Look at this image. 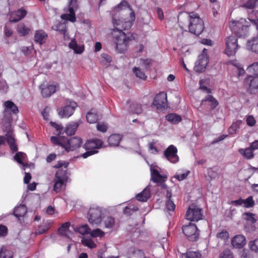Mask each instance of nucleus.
I'll return each mask as SVG.
<instances>
[{
    "label": "nucleus",
    "mask_w": 258,
    "mask_h": 258,
    "mask_svg": "<svg viewBox=\"0 0 258 258\" xmlns=\"http://www.w3.org/2000/svg\"><path fill=\"white\" fill-rule=\"evenodd\" d=\"M189 171H186L182 172L180 170H178L176 174L174 176V177L176 178L178 180L181 181L186 178Z\"/></svg>",
    "instance_id": "51"
},
{
    "label": "nucleus",
    "mask_w": 258,
    "mask_h": 258,
    "mask_svg": "<svg viewBox=\"0 0 258 258\" xmlns=\"http://www.w3.org/2000/svg\"><path fill=\"white\" fill-rule=\"evenodd\" d=\"M240 154L246 159H251L254 157L253 151L249 147L245 149H239L238 150Z\"/></svg>",
    "instance_id": "32"
},
{
    "label": "nucleus",
    "mask_w": 258,
    "mask_h": 258,
    "mask_svg": "<svg viewBox=\"0 0 258 258\" xmlns=\"http://www.w3.org/2000/svg\"><path fill=\"white\" fill-rule=\"evenodd\" d=\"M137 199L141 202H146L150 197V189L147 186L142 192L138 194L137 196Z\"/></svg>",
    "instance_id": "27"
},
{
    "label": "nucleus",
    "mask_w": 258,
    "mask_h": 258,
    "mask_svg": "<svg viewBox=\"0 0 258 258\" xmlns=\"http://www.w3.org/2000/svg\"><path fill=\"white\" fill-rule=\"evenodd\" d=\"M8 233L7 227L3 225H0V237H4Z\"/></svg>",
    "instance_id": "61"
},
{
    "label": "nucleus",
    "mask_w": 258,
    "mask_h": 258,
    "mask_svg": "<svg viewBox=\"0 0 258 258\" xmlns=\"http://www.w3.org/2000/svg\"><path fill=\"white\" fill-rule=\"evenodd\" d=\"M242 121L240 120H237L234 122L229 128V133L230 134H234L236 133L242 124Z\"/></svg>",
    "instance_id": "41"
},
{
    "label": "nucleus",
    "mask_w": 258,
    "mask_h": 258,
    "mask_svg": "<svg viewBox=\"0 0 258 258\" xmlns=\"http://www.w3.org/2000/svg\"><path fill=\"white\" fill-rule=\"evenodd\" d=\"M207 174L208 177H209L211 179H215L218 176V173L216 171L213 170L212 168L208 169Z\"/></svg>",
    "instance_id": "59"
},
{
    "label": "nucleus",
    "mask_w": 258,
    "mask_h": 258,
    "mask_svg": "<svg viewBox=\"0 0 258 258\" xmlns=\"http://www.w3.org/2000/svg\"><path fill=\"white\" fill-rule=\"evenodd\" d=\"M124 10L129 15L123 17L124 11L112 15V24L114 28L112 31L113 42L115 45V50L119 53H124L127 49L128 43L131 40L123 30L130 29L135 19V15L130 8L127 2L123 1L115 7L113 12Z\"/></svg>",
    "instance_id": "1"
},
{
    "label": "nucleus",
    "mask_w": 258,
    "mask_h": 258,
    "mask_svg": "<svg viewBox=\"0 0 258 258\" xmlns=\"http://www.w3.org/2000/svg\"><path fill=\"white\" fill-rule=\"evenodd\" d=\"M152 180L154 182H162L167 177L164 174H161L156 169H151Z\"/></svg>",
    "instance_id": "23"
},
{
    "label": "nucleus",
    "mask_w": 258,
    "mask_h": 258,
    "mask_svg": "<svg viewBox=\"0 0 258 258\" xmlns=\"http://www.w3.org/2000/svg\"><path fill=\"white\" fill-rule=\"evenodd\" d=\"M219 258H234L233 253L230 250L226 249L220 254Z\"/></svg>",
    "instance_id": "53"
},
{
    "label": "nucleus",
    "mask_w": 258,
    "mask_h": 258,
    "mask_svg": "<svg viewBox=\"0 0 258 258\" xmlns=\"http://www.w3.org/2000/svg\"><path fill=\"white\" fill-rule=\"evenodd\" d=\"M96 127L98 131L105 133L106 132L108 127L106 123L101 122L97 124Z\"/></svg>",
    "instance_id": "56"
},
{
    "label": "nucleus",
    "mask_w": 258,
    "mask_h": 258,
    "mask_svg": "<svg viewBox=\"0 0 258 258\" xmlns=\"http://www.w3.org/2000/svg\"><path fill=\"white\" fill-rule=\"evenodd\" d=\"M68 47L74 51L76 54H82L85 49L84 45L83 44L78 43L75 38H71L70 42L68 43Z\"/></svg>",
    "instance_id": "19"
},
{
    "label": "nucleus",
    "mask_w": 258,
    "mask_h": 258,
    "mask_svg": "<svg viewBox=\"0 0 258 258\" xmlns=\"http://www.w3.org/2000/svg\"><path fill=\"white\" fill-rule=\"evenodd\" d=\"M52 28L53 30L58 31L64 36V21L60 22V21H56L52 26Z\"/></svg>",
    "instance_id": "35"
},
{
    "label": "nucleus",
    "mask_w": 258,
    "mask_h": 258,
    "mask_svg": "<svg viewBox=\"0 0 258 258\" xmlns=\"http://www.w3.org/2000/svg\"><path fill=\"white\" fill-rule=\"evenodd\" d=\"M133 72L135 74V75L137 77L144 80L146 79L147 76H146L145 74L139 68L136 67L134 68L133 69Z\"/></svg>",
    "instance_id": "50"
},
{
    "label": "nucleus",
    "mask_w": 258,
    "mask_h": 258,
    "mask_svg": "<svg viewBox=\"0 0 258 258\" xmlns=\"http://www.w3.org/2000/svg\"><path fill=\"white\" fill-rule=\"evenodd\" d=\"M149 150L152 154H157L159 151L157 147L155 146L154 143H150L149 144Z\"/></svg>",
    "instance_id": "60"
},
{
    "label": "nucleus",
    "mask_w": 258,
    "mask_h": 258,
    "mask_svg": "<svg viewBox=\"0 0 258 258\" xmlns=\"http://www.w3.org/2000/svg\"><path fill=\"white\" fill-rule=\"evenodd\" d=\"M202 209L195 204L190 205L185 214V218L190 221L197 222L203 219Z\"/></svg>",
    "instance_id": "5"
},
{
    "label": "nucleus",
    "mask_w": 258,
    "mask_h": 258,
    "mask_svg": "<svg viewBox=\"0 0 258 258\" xmlns=\"http://www.w3.org/2000/svg\"><path fill=\"white\" fill-rule=\"evenodd\" d=\"M47 37V34L43 30H37L35 32L34 40L36 42L41 45L45 42Z\"/></svg>",
    "instance_id": "25"
},
{
    "label": "nucleus",
    "mask_w": 258,
    "mask_h": 258,
    "mask_svg": "<svg viewBox=\"0 0 258 258\" xmlns=\"http://www.w3.org/2000/svg\"><path fill=\"white\" fill-rule=\"evenodd\" d=\"M5 105L7 109H10L14 114H17L19 112L18 107L11 101H7L5 103Z\"/></svg>",
    "instance_id": "44"
},
{
    "label": "nucleus",
    "mask_w": 258,
    "mask_h": 258,
    "mask_svg": "<svg viewBox=\"0 0 258 258\" xmlns=\"http://www.w3.org/2000/svg\"><path fill=\"white\" fill-rule=\"evenodd\" d=\"M238 48L236 37L230 36L226 38L225 53L226 55L229 56L235 55Z\"/></svg>",
    "instance_id": "7"
},
{
    "label": "nucleus",
    "mask_w": 258,
    "mask_h": 258,
    "mask_svg": "<svg viewBox=\"0 0 258 258\" xmlns=\"http://www.w3.org/2000/svg\"><path fill=\"white\" fill-rule=\"evenodd\" d=\"M258 5V0H247L244 4L241 5L242 8L252 9Z\"/></svg>",
    "instance_id": "46"
},
{
    "label": "nucleus",
    "mask_w": 258,
    "mask_h": 258,
    "mask_svg": "<svg viewBox=\"0 0 258 258\" xmlns=\"http://www.w3.org/2000/svg\"><path fill=\"white\" fill-rule=\"evenodd\" d=\"M4 33L6 37H10L13 35V31L10 27L5 25L4 28Z\"/></svg>",
    "instance_id": "57"
},
{
    "label": "nucleus",
    "mask_w": 258,
    "mask_h": 258,
    "mask_svg": "<svg viewBox=\"0 0 258 258\" xmlns=\"http://www.w3.org/2000/svg\"><path fill=\"white\" fill-rule=\"evenodd\" d=\"M177 149L173 145H170L164 152V156L170 162L176 163L179 161Z\"/></svg>",
    "instance_id": "11"
},
{
    "label": "nucleus",
    "mask_w": 258,
    "mask_h": 258,
    "mask_svg": "<svg viewBox=\"0 0 258 258\" xmlns=\"http://www.w3.org/2000/svg\"><path fill=\"white\" fill-rule=\"evenodd\" d=\"M246 123L248 126H253L255 125L256 121L252 115H248L246 117Z\"/></svg>",
    "instance_id": "58"
},
{
    "label": "nucleus",
    "mask_w": 258,
    "mask_h": 258,
    "mask_svg": "<svg viewBox=\"0 0 258 258\" xmlns=\"http://www.w3.org/2000/svg\"><path fill=\"white\" fill-rule=\"evenodd\" d=\"M167 95L162 92L157 94L153 101V104L157 108H165L167 106Z\"/></svg>",
    "instance_id": "15"
},
{
    "label": "nucleus",
    "mask_w": 258,
    "mask_h": 258,
    "mask_svg": "<svg viewBox=\"0 0 258 258\" xmlns=\"http://www.w3.org/2000/svg\"><path fill=\"white\" fill-rule=\"evenodd\" d=\"M102 220L105 228H111L115 224V219L111 216H104Z\"/></svg>",
    "instance_id": "33"
},
{
    "label": "nucleus",
    "mask_w": 258,
    "mask_h": 258,
    "mask_svg": "<svg viewBox=\"0 0 258 258\" xmlns=\"http://www.w3.org/2000/svg\"><path fill=\"white\" fill-rule=\"evenodd\" d=\"M97 153H98V151L96 150H91V151H88L86 152H85V153L83 154L82 156L84 158H86L88 157H89V156H90L91 155H92L93 154H96Z\"/></svg>",
    "instance_id": "63"
},
{
    "label": "nucleus",
    "mask_w": 258,
    "mask_h": 258,
    "mask_svg": "<svg viewBox=\"0 0 258 258\" xmlns=\"http://www.w3.org/2000/svg\"><path fill=\"white\" fill-rule=\"evenodd\" d=\"M102 142L98 139H94L92 140L88 141L84 145L86 149H97L101 147Z\"/></svg>",
    "instance_id": "24"
},
{
    "label": "nucleus",
    "mask_w": 258,
    "mask_h": 258,
    "mask_svg": "<svg viewBox=\"0 0 258 258\" xmlns=\"http://www.w3.org/2000/svg\"><path fill=\"white\" fill-rule=\"evenodd\" d=\"M90 235L94 237H103L104 235V232L98 228L91 231Z\"/></svg>",
    "instance_id": "54"
},
{
    "label": "nucleus",
    "mask_w": 258,
    "mask_h": 258,
    "mask_svg": "<svg viewBox=\"0 0 258 258\" xmlns=\"http://www.w3.org/2000/svg\"><path fill=\"white\" fill-rule=\"evenodd\" d=\"M166 119L173 124L177 123L181 120V117L175 113H170L167 115Z\"/></svg>",
    "instance_id": "38"
},
{
    "label": "nucleus",
    "mask_w": 258,
    "mask_h": 258,
    "mask_svg": "<svg viewBox=\"0 0 258 258\" xmlns=\"http://www.w3.org/2000/svg\"><path fill=\"white\" fill-rule=\"evenodd\" d=\"M27 11L23 8L11 13L10 22L16 23L23 19L27 15Z\"/></svg>",
    "instance_id": "16"
},
{
    "label": "nucleus",
    "mask_w": 258,
    "mask_h": 258,
    "mask_svg": "<svg viewBox=\"0 0 258 258\" xmlns=\"http://www.w3.org/2000/svg\"><path fill=\"white\" fill-rule=\"evenodd\" d=\"M27 212L26 207L24 205H20L14 209V215L18 218L22 217Z\"/></svg>",
    "instance_id": "28"
},
{
    "label": "nucleus",
    "mask_w": 258,
    "mask_h": 258,
    "mask_svg": "<svg viewBox=\"0 0 258 258\" xmlns=\"http://www.w3.org/2000/svg\"><path fill=\"white\" fill-rule=\"evenodd\" d=\"M86 119L87 121L90 123H95L98 119V115L92 112V110L88 112L86 115Z\"/></svg>",
    "instance_id": "42"
},
{
    "label": "nucleus",
    "mask_w": 258,
    "mask_h": 258,
    "mask_svg": "<svg viewBox=\"0 0 258 258\" xmlns=\"http://www.w3.org/2000/svg\"><path fill=\"white\" fill-rule=\"evenodd\" d=\"M171 197V193L167 191L166 194V198L167 199L166 202L165 209L168 211H173L175 208V205L173 202L170 199Z\"/></svg>",
    "instance_id": "34"
},
{
    "label": "nucleus",
    "mask_w": 258,
    "mask_h": 258,
    "mask_svg": "<svg viewBox=\"0 0 258 258\" xmlns=\"http://www.w3.org/2000/svg\"><path fill=\"white\" fill-rule=\"evenodd\" d=\"M205 103L210 106L211 109H214L218 105L217 100L212 95H208L204 99L202 100V104L203 105Z\"/></svg>",
    "instance_id": "26"
},
{
    "label": "nucleus",
    "mask_w": 258,
    "mask_h": 258,
    "mask_svg": "<svg viewBox=\"0 0 258 258\" xmlns=\"http://www.w3.org/2000/svg\"><path fill=\"white\" fill-rule=\"evenodd\" d=\"M49 123L55 129L53 134L55 135L50 137V142L54 145L64 148V136H63L64 131L62 125L51 121Z\"/></svg>",
    "instance_id": "4"
},
{
    "label": "nucleus",
    "mask_w": 258,
    "mask_h": 258,
    "mask_svg": "<svg viewBox=\"0 0 258 258\" xmlns=\"http://www.w3.org/2000/svg\"><path fill=\"white\" fill-rule=\"evenodd\" d=\"M54 181L53 190L58 192L60 190L61 186L64 183V170L60 169L56 172Z\"/></svg>",
    "instance_id": "12"
},
{
    "label": "nucleus",
    "mask_w": 258,
    "mask_h": 258,
    "mask_svg": "<svg viewBox=\"0 0 258 258\" xmlns=\"http://www.w3.org/2000/svg\"><path fill=\"white\" fill-rule=\"evenodd\" d=\"M253 151L258 149V140H255L254 142L251 143L249 147Z\"/></svg>",
    "instance_id": "64"
},
{
    "label": "nucleus",
    "mask_w": 258,
    "mask_h": 258,
    "mask_svg": "<svg viewBox=\"0 0 258 258\" xmlns=\"http://www.w3.org/2000/svg\"><path fill=\"white\" fill-rule=\"evenodd\" d=\"M78 125V122L76 121H72L68 123L66 126V134L70 136L74 135L77 131Z\"/></svg>",
    "instance_id": "29"
},
{
    "label": "nucleus",
    "mask_w": 258,
    "mask_h": 258,
    "mask_svg": "<svg viewBox=\"0 0 258 258\" xmlns=\"http://www.w3.org/2000/svg\"><path fill=\"white\" fill-rule=\"evenodd\" d=\"M248 246L251 250L258 252V238L249 241Z\"/></svg>",
    "instance_id": "52"
},
{
    "label": "nucleus",
    "mask_w": 258,
    "mask_h": 258,
    "mask_svg": "<svg viewBox=\"0 0 258 258\" xmlns=\"http://www.w3.org/2000/svg\"><path fill=\"white\" fill-rule=\"evenodd\" d=\"M242 218L247 222L253 224L256 222V215L250 212H246L242 214Z\"/></svg>",
    "instance_id": "37"
},
{
    "label": "nucleus",
    "mask_w": 258,
    "mask_h": 258,
    "mask_svg": "<svg viewBox=\"0 0 258 258\" xmlns=\"http://www.w3.org/2000/svg\"><path fill=\"white\" fill-rule=\"evenodd\" d=\"M178 21L182 29L187 26L189 31L196 35L201 34L204 29V22L197 13H180Z\"/></svg>",
    "instance_id": "3"
},
{
    "label": "nucleus",
    "mask_w": 258,
    "mask_h": 258,
    "mask_svg": "<svg viewBox=\"0 0 258 258\" xmlns=\"http://www.w3.org/2000/svg\"><path fill=\"white\" fill-rule=\"evenodd\" d=\"M182 229L183 233L190 241H194L198 239L199 232L195 224L190 223L188 225H183Z\"/></svg>",
    "instance_id": "8"
},
{
    "label": "nucleus",
    "mask_w": 258,
    "mask_h": 258,
    "mask_svg": "<svg viewBox=\"0 0 258 258\" xmlns=\"http://www.w3.org/2000/svg\"><path fill=\"white\" fill-rule=\"evenodd\" d=\"M217 237L222 240H225L229 237V233L225 230L217 234Z\"/></svg>",
    "instance_id": "55"
},
{
    "label": "nucleus",
    "mask_w": 258,
    "mask_h": 258,
    "mask_svg": "<svg viewBox=\"0 0 258 258\" xmlns=\"http://www.w3.org/2000/svg\"><path fill=\"white\" fill-rule=\"evenodd\" d=\"M120 140L121 137L120 135L114 134L111 135L108 138V142L110 146H116L118 145Z\"/></svg>",
    "instance_id": "36"
},
{
    "label": "nucleus",
    "mask_w": 258,
    "mask_h": 258,
    "mask_svg": "<svg viewBox=\"0 0 258 258\" xmlns=\"http://www.w3.org/2000/svg\"><path fill=\"white\" fill-rule=\"evenodd\" d=\"M79 9V4L77 0H69L68 8L66 11V21L74 23L76 21V12Z\"/></svg>",
    "instance_id": "9"
},
{
    "label": "nucleus",
    "mask_w": 258,
    "mask_h": 258,
    "mask_svg": "<svg viewBox=\"0 0 258 258\" xmlns=\"http://www.w3.org/2000/svg\"><path fill=\"white\" fill-rule=\"evenodd\" d=\"M7 142L12 151L16 152L18 151V148L17 145L16 144L15 139L12 136L9 135L7 137Z\"/></svg>",
    "instance_id": "40"
},
{
    "label": "nucleus",
    "mask_w": 258,
    "mask_h": 258,
    "mask_svg": "<svg viewBox=\"0 0 258 258\" xmlns=\"http://www.w3.org/2000/svg\"><path fill=\"white\" fill-rule=\"evenodd\" d=\"M26 154L23 152H19L14 156L15 160L20 164L22 165L23 166H26L27 165L24 163L23 160L25 158Z\"/></svg>",
    "instance_id": "47"
},
{
    "label": "nucleus",
    "mask_w": 258,
    "mask_h": 258,
    "mask_svg": "<svg viewBox=\"0 0 258 258\" xmlns=\"http://www.w3.org/2000/svg\"><path fill=\"white\" fill-rule=\"evenodd\" d=\"M151 63L150 60L148 59L140 60V64L145 69H147Z\"/></svg>",
    "instance_id": "62"
},
{
    "label": "nucleus",
    "mask_w": 258,
    "mask_h": 258,
    "mask_svg": "<svg viewBox=\"0 0 258 258\" xmlns=\"http://www.w3.org/2000/svg\"><path fill=\"white\" fill-rule=\"evenodd\" d=\"M146 107V105H142L137 103L133 102L130 105V111L135 114H140Z\"/></svg>",
    "instance_id": "30"
},
{
    "label": "nucleus",
    "mask_w": 258,
    "mask_h": 258,
    "mask_svg": "<svg viewBox=\"0 0 258 258\" xmlns=\"http://www.w3.org/2000/svg\"><path fill=\"white\" fill-rule=\"evenodd\" d=\"M16 29L18 33L21 36L28 34L31 30L30 28L27 27L23 23L18 24Z\"/></svg>",
    "instance_id": "31"
},
{
    "label": "nucleus",
    "mask_w": 258,
    "mask_h": 258,
    "mask_svg": "<svg viewBox=\"0 0 258 258\" xmlns=\"http://www.w3.org/2000/svg\"><path fill=\"white\" fill-rule=\"evenodd\" d=\"M243 204L245 208H251L254 205V201L252 196H249L245 200H243Z\"/></svg>",
    "instance_id": "49"
},
{
    "label": "nucleus",
    "mask_w": 258,
    "mask_h": 258,
    "mask_svg": "<svg viewBox=\"0 0 258 258\" xmlns=\"http://www.w3.org/2000/svg\"><path fill=\"white\" fill-rule=\"evenodd\" d=\"M81 243L82 244L85 246H87L90 248H93L96 247V245L94 242V241L92 240V239L90 238H86L85 237H83L81 239Z\"/></svg>",
    "instance_id": "39"
},
{
    "label": "nucleus",
    "mask_w": 258,
    "mask_h": 258,
    "mask_svg": "<svg viewBox=\"0 0 258 258\" xmlns=\"http://www.w3.org/2000/svg\"><path fill=\"white\" fill-rule=\"evenodd\" d=\"M247 71L258 77V62H254L249 65L247 69Z\"/></svg>",
    "instance_id": "48"
},
{
    "label": "nucleus",
    "mask_w": 258,
    "mask_h": 258,
    "mask_svg": "<svg viewBox=\"0 0 258 258\" xmlns=\"http://www.w3.org/2000/svg\"><path fill=\"white\" fill-rule=\"evenodd\" d=\"M39 89L41 90V93L43 97L47 98L55 93L56 91V86L42 84L39 86Z\"/></svg>",
    "instance_id": "17"
},
{
    "label": "nucleus",
    "mask_w": 258,
    "mask_h": 258,
    "mask_svg": "<svg viewBox=\"0 0 258 258\" xmlns=\"http://www.w3.org/2000/svg\"><path fill=\"white\" fill-rule=\"evenodd\" d=\"M232 246L236 248H241L246 244L245 237L242 235H237L231 240Z\"/></svg>",
    "instance_id": "21"
},
{
    "label": "nucleus",
    "mask_w": 258,
    "mask_h": 258,
    "mask_svg": "<svg viewBox=\"0 0 258 258\" xmlns=\"http://www.w3.org/2000/svg\"><path fill=\"white\" fill-rule=\"evenodd\" d=\"M248 20L247 21L245 19L241 18L238 21H232L230 24V27L237 36L242 37L247 35L248 27L250 23H253L256 26L257 34L247 40L246 48L249 51L258 54V18L254 19L248 18Z\"/></svg>",
    "instance_id": "2"
},
{
    "label": "nucleus",
    "mask_w": 258,
    "mask_h": 258,
    "mask_svg": "<svg viewBox=\"0 0 258 258\" xmlns=\"http://www.w3.org/2000/svg\"><path fill=\"white\" fill-rule=\"evenodd\" d=\"M82 143V140L79 138L73 137L70 138L66 143V151H74L77 148H79Z\"/></svg>",
    "instance_id": "18"
},
{
    "label": "nucleus",
    "mask_w": 258,
    "mask_h": 258,
    "mask_svg": "<svg viewBox=\"0 0 258 258\" xmlns=\"http://www.w3.org/2000/svg\"><path fill=\"white\" fill-rule=\"evenodd\" d=\"M77 106L76 102L72 99H66V117L72 116Z\"/></svg>",
    "instance_id": "20"
},
{
    "label": "nucleus",
    "mask_w": 258,
    "mask_h": 258,
    "mask_svg": "<svg viewBox=\"0 0 258 258\" xmlns=\"http://www.w3.org/2000/svg\"><path fill=\"white\" fill-rule=\"evenodd\" d=\"M184 258H201L202 255L199 251L188 250L186 253L182 254Z\"/></svg>",
    "instance_id": "45"
},
{
    "label": "nucleus",
    "mask_w": 258,
    "mask_h": 258,
    "mask_svg": "<svg viewBox=\"0 0 258 258\" xmlns=\"http://www.w3.org/2000/svg\"><path fill=\"white\" fill-rule=\"evenodd\" d=\"M52 224L53 222L51 220H47L43 222V223L39 226L38 228L36 230V235H40L45 233L52 227Z\"/></svg>",
    "instance_id": "22"
},
{
    "label": "nucleus",
    "mask_w": 258,
    "mask_h": 258,
    "mask_svg": "<svg viewBox=\"0 0 258 258\" xmlns=\"http://www.w3.org/2000/svg\"><path fill=\"white\" fill-rule=\"evenodd\" d=\"M208 63V58L206 54H201L199 55L198 60L195 62L194 70L196 72H203L206 70Z\"/></svg>",
    "instance_id": "13"
},
{
    "label": "nucleus",
    "mask_w": 258,
    "mask_h": 258,
    "mask_svg": "<svg viewBox=\"0 0 258 258\" xmlns=\"http://www.w3.org/2000/svg\"><path fill=\"white\" fill-rule=\"evenodd\" d=\"M102 209L97 206L90 207L88 213V221L94 225H98L102 221Z\"/></svg>",
    "instance_id": "6"
},
{
    "label": "nucleus",
    "mask_w": 258,
    "mask_h": 258,
    "mask_svg": "<svg viewBox=\"0 0 258 258\" xmlns=\"http://www.w3.org/2000/svg\"><path fill=\"white\" fill-rule=\"evenodd\" d=\"M0 258H13V253L3 246L0 249Z\"/></svg>",
    "instance_id": "43"
},
{
    "label": "nucleus",
    "mask_w": 258,
    "mask_h": 258,
    "mask_svg": "<svg viewBox=\"0 0 258 258\" xmlns=\"http://www.w3.org/2000/svg\"><path fill=\"white\" fill-rule=\"evenodd\" d=\"M244 84L247 86V91L254 94L258 91V77L249 76L244 80Z\"/></svg>",
    "instance_id": "14"
},
{
    "label": "nucleus",
    "mask_w": 258,
    "mask_h": 258,
    "mask_svg": "<svg viewBox=\"0 0 258 258\" xmlns=\"http://www.w3.org/2000/svg\"><path fill=\"white\" fill-rule=\"evenodd\" d=\"M70 228L82 235L89 234L91 232V229L87 224H84L75 228L73 226H71L69 222H66V236L68 237H70V232H71Z\"/></svg>",
    "instance_id": "10"
}]
</instances>
